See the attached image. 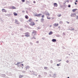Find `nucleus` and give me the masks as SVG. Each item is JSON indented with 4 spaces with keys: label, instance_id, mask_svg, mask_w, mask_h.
I'll return each mask as SVG.
<instances>
[{
    "label": "nucleus",
    "instance_id": "nucleus-1",
    "mask_svg": "<svg viewBox=\"0 0 78 78\" xmlns=\"http://www.w3.org/2000/svg\"><path fill=\"white\" fill-rule=\"evenodd\" d=\"M25 36L26 37H29L30 36V34L28 32H26L25 33Z\"/></svg>",
    "mask_w": 78,
    "mask_h": 78
},
{
    "label": "nucleus",
    "instance_id": "nucleus-2",
    "mask_svg": "<svg viewBox=\"0 0 78 78\" xmlns=\"http://www.w3.org/2000/svg\"><path fill=\"white\" fill-rule=\"evenodd\" d=\"M35 23L33 22H31V23L29 24L30 26H34V25H35Z\"/></svg>",
    "mask_w": 78,
    "mask_h": 78
},
{
    "label": "nucleus",
    "instance_id": "nucleus-3",
    "mask_svg": "<svg viewBox=\"0 0 78 78\" xmlns=\"http://www.w3.org/2000/svg\"><path fill=\"white\" fill-rule=\"evenodd\" d=\"M2 12H7V11H6V10L4 9H2Z\"/></svg>",
    "mask_w": 78,
    "mask_h": 78
},
{
    "label": "nucleus",
    "instance_id": "nucleus-4",
    "mask_svg": "<svg viewBox=\"0 0 78 78\" xmlns=\"http://www.w3.org/2000/svg\"><path fill=\"white\" fill-rule=\"evenodd\" d=\"M41 16H42V14L41 13H39L38 14L35 15V16H37V17H40Z\"/></svg>",
    "mask_w": 78,
    "mask_h": 78
},
{
    "label": "nucleus",
    "instance_id": "nucleus-5",
    "mask_svg": "<svg viewBox=\"0 0 78 78\" xmlns=\"http://www.w3.org/2000/svg\"><path fill=\"white\" fill-rule=\"evenodd\" d=\"M53 5L54 7H57V6H58V4L56 3H54Z\"/></svg>",
    "mask_w": 78,
    "mask_h": 78
},
{
    "label": "nucleus",
    "instance_id": "nucleus-6",
    "mask_svg": "<svg viewBox=\"0 0 78 78\" xmlns=\"http://www.w3.org/2000/svg\"><path fill=\"white\" fill-rule=\"evenodd\" d=\"M69 30H71V31H72L74 30V28L73 27H71L69 28Z\"/></svg>",
    "mask_w": 78,
    "mask_h": 78
},
{
    "label": "nucleus",
    "instance_id": "nucleus-7",
    "mask_svg": "<svg viewBox=\"0 0 78 78\" xmlns=\"http://www.w3.org/2000/svg\"><path fill=\"white\" fill-rule=\"evenodd\" d=\"M76 10H77V9H73L72 10V12H75V11H76Z\"/></svg>",
    "mask_w": 78,
    "mask_h": 78
},
{
    "label": "nucleus",
    "instance_id": "nucleus-8",
    "mask_svg": "<svg viewBox=\"0 0 78 78\" xmlns=\"http://www.w3.org/2000/svg\"><path fill=\"white\" fill-rule=\"evenodd\" d=\"M58 25H59V24L58 23V24L55 23L54 25V27H58Z\"/></svg>",
    "mask_w": 78,
    "mask_h": 78
},
{
    "label": "nucleus",
    "instance_id": "nucleus-9",
    "mask_svg": "<svg viewBox=\"0 0 78 78\" xmlns=\"http://www.w3.org/2000/svg\"><path fill=\"white\" fill-rule=\"evenodd\" d=\"M52 41L54 42H56V40L55 39H53L52 40Z\"/></svg>",
    "mask_w": 78,
    "mask_h": 78
},
{
    "label": "nucleus",
    "instance_id": "nucleus-10",
    "mask_svg": "<svg viewBox=\"0 0 78 78\" xmlns=\"http://www.w3.org/2000/svg\"><path fill=\"white\" fill-rule=\"evenodd\" d=\"M13 14L14 16H17V14L16 12H14L13 13Z\"/></svg>",
    "mask_w": 78,
    "mask_h": 78
},
{
    "label": "nucleus",
    "instance_id": "nucleus-11",
    "mask_svg": "<svg viewBox=\"0 0 78 78\" xmlns=\"http://www.w3.org/2000/svg\"><path fill=\"white\" fill-rule=\"evenodd\" d=\"M32 20V19L31 18H30L29 19L28 21L30 22H31V21Z\"/></svg>",
    "mask_w": 78,
    "mask_h": 78
},
{
    "label": "nucleus",
    "instance_id": "nucleus-12",
    "mask_svg": "<svg viewBox=\"0 0 78 78\" xmlns=\"http://www.w3.org/2000/svg\"><path fill=\"white\" fill-rule=\"evenodd\" d=\"M25 18L26 19H28V16L27 15L25 16Z\"/></svg>",
    "mask_w": 78,
    "mask_h": 78
},
{
    "label": "nucleus",
    "instance_id": "nucleus-13",
    "mask_svg": "<svg viewBox=\"0 0 78 78\" xmlns=\"http://www.w3.org/2000/svg\"><path fill=\"white\" fill-rule=\"evenodd\" d=\"M52 33H53V32L52 31H50L49 33V35H51V34H52Z\"/></svg>",
    "mask_w": 78,
    "mask_h": 78
},
{
    "label": "nucleus",
    "instance_id": "nucleus-14",
    "mask_svg": "<svg viewBox=\"0 0 78 78\" xmlns=\"http://www.w3.org/2000/svg\"><path fill=\"white\" fill-rule=\"evenodd\" d=\"M12 9H16V7L14 6H12Z\"/></svg>",
    "mask_w": 78,
    "mask_h": 78
},
{
    "label": "nucleus",
    "instance_id": "nucleus-15",
    "mask_svg": "<svg viewBox=\"0 0 78 78\" xmlns=\"http://www.w3.org/2000/svg\"><path fill=\"white\" fill-rule=\"evenodd\" d=\"M44 20L43 18H42L41 19V22H44Z\"/></svg>",
    "mask_w": 78,
    "mask_h": 78
},
{
    "label": "nucleus",
    "instance_id": "nucleus-16",
    "mask_svg": "<svg viewBox=\"0 0 78 78\" xmlns=\"http://www.w3.org/2000/svg\"><path fill=\"white\" fill-rule=\"evenodd\" d=\"M23 76H22V75H20L19 76V78H22V77H23Z\"/></svg>",
    "mask_w": 78,
    "mask_h": 78
},
{
    "label": "nucleus",
    "instance_id": "nucleus-17",
    "mask_svg": "<svg viewBox=\"0 0 78 78\" xmlns=\"http://www.w3.org/2000/svg\"><path fill=\"white\" fill-rule=\"evenodd\" d=\"M32 33H36V31L35 30H33V32H32Z\"/></svg>",
    "mask_w": 78,
    "mask_h": 78
},
{
    "label": "nucleus",
    "instance_id": "nucleus-18",
    "mask_svg": "<svg viewBox=\"0 0 78 78\" xmlns=\"http://www.w3.org/2000/svg\"><path fill=\"white\" fill-rule=\"evenodd\" d=\"M16 65H17V66H19V65H20V62H17V64H16Z\"/></svg>",
    "mask_w": 78,
    "mask_h": 78
},
{
    "label": "nucleus",
    "instance_id": "nucleus-19",
    "mask_svg": "<svg viewBox=\"0 0 78 78\" xmlns=\"http://www.w3.org/2000/svg\"><path fill=\"white\" fill-rule=\"evenodd\" d=\"M47 19H51V18H50V17L49 16H47Z\"/></svg>",
    "mask_w": 78,
    "mask_h": 78
},
{
    "label": "nucleus",
    "instance_id": "nucleus-20",
    "mask_svg": "<svg viewBox=\"0 0 78 78\" xmlns=\"http://www.w3.org/2000/svg\"><path fill=\"white\" fill-rule=\"evenodd\" d=\"M46 15H47V16H50V14H49V13H46Z\"/></svg>",
    "mask_w": 78,
    "mask_h": 78
},
{
    "label": "nucleus",
    "instance_id": "nucleus-21",
    "mask_svg": "<svg viewBox=\"0 0 78 78\" xmlns=\"http://www.w3.org/2000/svg\"><path fill=\"white\" fill-rule=\"evenodd\" d=\"M61 65V63H59V64H57V66H60Z\"/></svg>",
    "mask_w": 78,
    "mask_h": 78
},
{
    "label": "nucleus",
    "instance_id": "nucleus-22",
    "mask_svg": "<svg viewBox=\"0 0 78 78\" xmlns=\"http://www.w3.org/2000/svg\"><path fill=\"white\" fill-rule=\"evenodd\" d=\"M58 17H61V14H59L58 15Z\"/></svg>",
    "mask_w": 78,
    "mask_h": 78
},
{
    "label": "nucleus",
    "instance_id": "nucleus-23",
    "mask_svg": "<svg viewBox=\"0 0 78 78\" xmlns=\"http://www.w3.org/2000/svg\"><path fill=\"white\" fill-rule=\"evenodd\" d=\"M44 69H47V67H44Z\"/></svg>",
    "mask_w": 78,
    "mask_h": 78
},
{
    "label": "nucleus",
    "instance_id": "nucleus-24",
    "mask_svg": "<svg viewBox=\"0 0 78 78\" xmlns=\"http://www.w3.org/2000/svg\"><path fill=\"white\" fill-rule=\"evenodd\" d=\"M41 17L42 18H43V17H44V15H42V16H41Z\"/></svg>",
    "mask_w": 78,
    "mask_h": 78
},
{
    "label": "nucleus",
    "instance_id": "nucleus-25",
    "mask_svg": "<svg viewBox=\"0 0 78 78\" xmlns=\"http://www.w3.org/2000/svg\"><path fill=\"white\" fill-rule=\"evenodd\" d=\"M22 2H25V0H22Z\"/></svg>",
    "mask_w": 78,
    "mask_h": 78
},
{
    "label": "nucleus",
    "instance_id": "nucleus-26",
    "mask_svg": "<svg viewBox=\"0 0 78 78\" xmlns=\"http://www.w3.org/2000/svg\"><path fill=\"white\" fill-rule=\"evenodd\" d=\"M69 60H67L66 61V62H67V63H69Z\"/></svg>",
    "mask_w": 78,
    "mask_h": 78
},
{
    "label": "nucleus",
    "instance_id": "nucleus-27",
    "mask_svg": "<svg viewBox=\"0 0 78 78\" xmlns=\"http://www.w3.org/2000/svg\"><path fill=\"white\" fill-rule=\"evenodd\" d=\"M33 3H36V2L35 1H34L33 2Z\"/></svg>",
    "mask_w": 78,
    "mask_h": 78
},
{
    "label": "nucleus",
    "instance_id": "nucleus-28",
    "mask_svg": "<svg viewBox=\"0 0 78 78\" xmlns=\"http://www.w3.org/2000/svg\"><path fill=\"white\" fill-rule=\"evenodd\" d=\"M68 7H69V8H70V5H68Z\"/></svg>",
    "mask_w": 78,
    "mask_h": 78
},
{
    "label": "nucleus",
    "instance_id": "nucleus-29",
    "mask_svg": "<svg viewBox=\"0 0 78 78\" xmlns=\"http://www.w3.org/2000/svg\"><path fill=\"white\" fill-rule=\"evenodd\" d=\"M76 19L78 20V16H76Z\"/></svg>",
    "mask_w": 78,
    "mask_h": 78
},
{
    "label": "nucleus",
    "instance_id": "nucleus-30",
    "mask_svg": "<svg viewBox=\"0 0 78 78\" xmlns=\"http://www.w3.org/2000/svg\"><path fill=\"white\" fill-rule=\"evenodd\" d=\"M75 5H77V3H76V2H75Z\"/></svg>",
    "mask_w": 78,
    "mask_h": 78
},
{
    "label": "nucleus",
    "instance_id": "nucleus-31",
    "mask_svg": "<svg viewBox=\"0 0 78 78\" xmlns=\"http://www.w3.org/2000/svg\"><path fill=\"white\" fill-rule=\"evenodd\" d=\"M21 66H23V64H21Z\"/></svg>",
    "mask_w": 78,
    "mask_h": 78
},
{
    "label": "nucleus",
    "instance_id": "nucleus-32",
    "mask_svg": "<svg viewBox=\"0 0 78 78\" xmlns=\"http://www.w3.org/2000/svg\"><path fill=\"white\" fill-rule=\"evenodd\" d=\"M76 2H78V1L76 0Z\"/></svg>",
    "mask_w": 78,
    "mask_h": 78
},
{
    "label": "nucleus",
    "instance_id": "nucleus-33",
    "mask_svg": "<svg viewBox=\"0 0 78 78\" xmlns=\"http://www.w3.org/2000/svg\"><path fill=\"white\" fill-rule=\"evenodd\" d=\"M37 43H39V41H37Z\"/></svg>",
    "mask_w": 78,
    "mask_h": 78
},
{
    "label": "nucleus",
    "instance_id": "nucleus-34",
    "mask_svg": "<svg viewBox=\"0 0 78 78\" xmlns=\"http://www.w3.org/2000/svg\"><path fill=\"white\" fill-rule=\"evenodd\" d=\"M25 12V11H23V12Z\"/></svg>",
    "mask_w": 78,
    "mask_h": 78
},
{
    "label": "nucleus",
    "instance_id": "nucleus-35",
    "mask_svg": "<svg viewBox=\"0 0 78 78\" xmlns=\"http://www.w3.org/2000/svg\"><path fill=\"white\" fill-rule=\"evenodd\" d=\"M67 23H69V22H67Z\"/></svg>",
    "mask_w": 78,
    "mask_h": 78
},
{
    "label": "nucleus",
    "instance_id": "nucleus-36",
    "mask_svg": "<svg viewBox=\"0 0 78 78\" xmlns=\"http://www.w3.org/2000/svg\"><path fill=\"white\" fill-rule=\"evenodd\" d=\"M61 61V60H60V61H59V62H60V61Z\"/></svg>",
    "mask_w": 78,
    "mask_h": 78
},
{
    "label": "nucleus",
    "instance_id": "nucleus-37",
    "mask_svg": "<svg viewBox=\"0 0 78 78\" xmlns=\"http://www.w3.org/2000/svg\"><path fill=\"white\" fill-rule=\"evenodd\" d=\"M51 27V26H50V27Z\"/></svg>",
    "mask_w": 78,
    "mask_h": 78
},
{
    "label": "nucleus",
    "instance_id": "nucleus-38",
    "mask_svg": "<svg viewBox=\"0 0 78 78\" xmlns=\"http://www.w3.org/2000/svg\"><path fill=\"white\" fill-rule=\"evenodd\" d=\"M58 28H60V27H58Z\"/></svg>",
    "mask_w": 78,
    "mask_h": 78
},
{
    "label": "nucleus",
    "instance_id": "nucleus-39",
    "mask_svg": "<svg viewBox=\"0 0 78 78\" xmlns=\"http://www.w3.org/2000/svg\"><path fill=\"white\" fill-rule=\"evenodd\" d=\"M68 78H69V77H68Z\"/></svg>",
    "mask_w": 78,
    "mask_h": 78
}]
</instances>
